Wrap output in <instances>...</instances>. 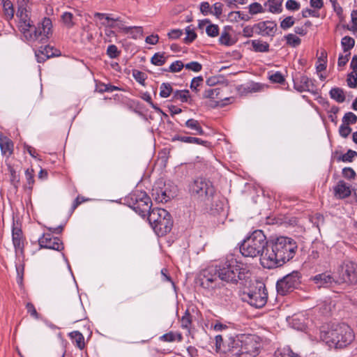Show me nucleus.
Returning a JSON list of instances; mask_svg holds the SVG:
<instances>
[{"mask_svg": "<svg viewBox=\"0 0 357 357\" xmlns=\"http://www.w3.org/2000/svg\"><path fill=\"white\" fill-rule=\"evenodd\" d=\"M297 248V243L294 239L280 236L269 242L261 259V265L268 269L280 267L294 258Z\"/></svg>", "mask_w": 357, "mask_h": 357, "instance_id": "f257e3e1", "label": "nucleus"}, {"mask_svg": "<svg viewBox=\"0 0 357 357\" xmlns=\"http://www.w3.org/2000/svg\"><path fill=\"white\" fill-rule=\"evenodd\" d=\"M217 267L218 276L220 280L226 282L243 284L250 278V272L244 264L235 259L226 261Z\"/></svg>", "mask_w": 357, "mask_h": 357, "instance_id": "f03ea898", "label": "nucleus"}, {"mask_svg": "<svg viewBox=\"0 0 357 357\" xmlns=\"http://www.w3.org/2000/svg\"><path fill=\"white\" fill-rule=\"evenodd\" d=\"M268 244L264 232L261 230H255L243 240L240 245V252L248 257L260 256L261 259Z\"/></svg>", "mask_w": 357, "mask_h": 357, "instance_id": "7ed1b4c3", "label": "nucleus"}, {"mask_svg": "<svg viewBox=\"0 0 357 357\" xmlns=\"http://www.w3.org/2000/svg\"><path fill=\"white\" fill-rule=\"evenodd\" d=\"M19 29L28 41L45 43L52 34V24L50 18L45 17L42 22L36 27L31 22H19Z\"/></svg>", "mask_w": 357, "mask_h": 357, "instance_id": "20e7f679", "label": "nucleus"}, {"mask_svg": "<svg viewBox=\"0 0 357 357\" xmlns=\"http://www.w3.org/2000/svg\"><path fill=\"white\" fill-rule=\"evenodd\" d=\"M324 337L328 344H333L335 348H344L353 342L354 335L347 324H340L333 325L325 333Z\"/></svg>", "mask_w": 357, "mask_h": 357, "instance_id": "39448f33", "label": "nucleus"}, {"mask_svg": "<svg viewBox=\"0 0 357 357\" xmlns=\"http://www.w3.org/2000/svg\"><path fill=\"white\" fill-rule=\"evenodd\" d=\"M188 190L190 196L201 202H210L215 192L213 183L204 177H197L190 182Z\"/></svg>", "mask_w": 357, "mask_h": 357, "instance_id": "423d86ee", "label": "nucleus"}, {"mask_svg": "<svg viewBox=\"0 0 357 357\" xmlns=\"http://www.w3.org/2000/svg\"><path fill=\"white\" fill-rule=\"evenodd\" d=\"M148 220L158 236L167 234L173 226L171 215L163 208H153L148 215Z\"/></svg>", "mask_w": 357, "mask_h": 357, "instance_id": "0eeeda50", "label": "nucleus"}, {"mask_svg": "<svg viewBox=\"0 0 357 357\" xmlns=\"http://www.w3.org/2000/svg\"><path fill=\"white\" fill-rule=\"evenodd\" d=\"M128 205L142 217L149 215L152 205L150 197L145 192L135 190L126 199Z\"/></svg>", "mask_w": 357, "mask_h": 357, "instance_id": "6e6552de", "label": "nucleus"}, {"mask_svg": "<svg viewBox=\"0 0 357 357\" xmlns=\"http://www.w3.org/2000/svg\"><path fill=\"white\" fill-rule=\"evenodd\" d=\"M335 282L347 286L357 284V264L351 261H344L337 268Z\"/></svg>", "mask_w": 357, "mask_h": 357, "instance_id": "1a4fd4ad", "label": "nucleus"}, {"mask_svg": "<svg viewBox=\"0 0 357 357\" xmlns=\"http://www.w3.org/2000/svg\"><path fill=\"white\" fill-rule=\"evenodd\" d=\"M242 299L248 302L251 306L256 308L264 307L268 299V293L264 285H260L259 287L248 292H243Z\"/></svg>", "mask_w": 357, "mask_h": 357, "instance_id": "9d476101", "label": "nucleus"}, {"mask_svg": "<svg viewBox=\"0 0 357 357\" xmlns=\"http://www.w3.org/2000/svg\"><path fill=\"white\" fill-rule=\"evenodd\" d=\"M300 278L301 275L298 271H293L287 275L277 282L278 292L282 295H285L300 284Z\"/></svg>", "mask_w": 357, "mask_h": 357, "instance_id": "9b49d317", "label": "nucleus"}, {"mask_svg": "<svg viewBox=\"0 0 357 357\" xmlns=\"http://www.w3.org/2000/svg\"><path fill=\"white\" fill-rule=\"evenodd\" d=\"M217 267H210L204 270L199 276L200 285L205 289H214L218 286Z\"/></svg>", "mask_w": 357, "mask_h": 357, "instance_id": "f8f14e48", "label": "nucleus"}, {"mask_svg": "<svg viewBox=\"0 0 357 357\" xmlns=\"http://www.w3.org/2000/svg\"><path fill=\"white\" fill-rule=\"evenodd\" d=\"M40 248L52 249L61 251L64 248L62 241L52 234H45L38 239Z\"/></svg>", "mask_w": 357, "mask_h": 357, "instance_id": "ddd939ff", "label": "nucleus"}, {"mask_svg": "<svg viewBox=\"0 0 357 357\" xmlns=\"http://www.w3.org/2000/svg\"><path fill=\"white\" fill-rule=\"evenodd\" d=\"M12 240L16 252H23L25 238L21 228L13 222L12 228Z\"/></svg>", "mask_w": 357, "mask_h": 357, "instance_id": "4468645a", "label": "nucleus"}, {"mask_svg": "<svg viewBox=\"0 0 357 357\" xmlns=\"http://www.w3.org/2000/svg\"><path fill=\"white\" fill-rule=\"evenodd\" d=\"M314 86L312 80L305 75H301L294 79V87L299 91H310Z\"/></svg>", "mask_w": 357, "mask_h": 357, "instance_id": "2eb2a0df", "label": "nucleus"}, {"mask_svg": "<svg viewBox=\"0 0 357 357\" xmlns=\"http://www.w3.org/2000/svg\"><path fill=\"white\" fill-rule=\"evenodd\" d=\"M255 27L259 30L258 33L263 36H273L277 30L276 23L272 21L259 22Z\"/></svg>", "mask_w": 357, "mask_h": 357, "instance_id": "dca6fc26", "label": "nucleus"}, {"mask_svg": "<svg viewBox=\"0 0 357 357\" xmlns=\"http://www.w3.org/2000/svg\"><path fill=\"white\" fill-rule=\"evenodd\" d=\"M312 280L319 288L328 287L332 284L333 282H335V278L326 273L316 275L312 278Z\"/></svg>", "mask_w": 357, "mask_h": 357, "instance_id": "f3484780", "label": "nucleus"}, {"mask_svg": "<svg viewBox=\"0 0 357 357\" xmlns=\"http://www.w3.org/2000/svg\"><path fill=\"white\" fill-rule=\"evenodd\" d=\"M1 154L10 157L13 153V142L7 137H0Z\"/></svg>", "mask_w": 357, "mask_h": 357, "instance_id": "a211bd4d", "label": "nucleus"}, {"mask_svg": "<svg viewBox=\"0 0 357 357\" xmlns=\"http://www.w3.org/2000/svg\"><path fill=\"white\" fill-rule=\"evenodd\" d=\"M176 140L181 141V142H185V143L200 144V145H203L206 147L208 146L210 144V143L207 141H204V140L201 139L200 138L194 137L176 135L172 138L173 142L176 141Z\"/></svg>", "mask_w": 357, "mask_h": 357, "instance_id": "6ab92c4d", "label": "nucleus"}, {"mask_svg": "<svg viewBox=\"0 0 357 357\" xmlns=\"http://www.w3.org/2000/svg\"><path fill=\"white\" fill-rule=\"evenodd\" d=\"M185 126L192 130L190 132L192 135H203L204 134V131L197 120L194 119H188L185 123Z\"/></svg>", "mask_w": 357, "mask_h": 357, "instance_id": "aec40b11", "label": "nucleus"}, {"mask_svg": "<svg viewBox=\"0 0 357 357\" xmlns=\"http://www.w3.org/2000/svg\"><path fill=\"white\" fill-rule=\"evenodd\" d=\"M188 90H176L173 92L172 100L181 102H190L191 98Z\"/></svg>", "mask_w": 357, "mask_h": 357, "instance_id": "412c9836", "label": "nucleus"}, {"mask_svg": "<svg viewBox=\"0 0 357 357\" xmlns=\"http://www.w3.org/2000/svg\"><path fill=\"white\" fill-rule=\"evenodd\" d=\"M335 192L340 198H345L351 195L349 186L343 181L338 182L337 185L335 188Z\"/></svg>", "mask_w": 357, "mask_h": 357, "instance_id": "4be33fe9", "label": "nucleus"}, {"mask_svg": "<svg viewBox=\"0 0 357 357\" xmlns=\"http://www.w3.org/2000/svg\"><path fill=\"white\" fill-rule=\"evenodd\" d=\"M2 2L4 17L9 21L13 18L15 13L13 3L10 0H2Z\"/></svg>", "mask_w": 357, "mask_h": 357, "instance_id": "5701e85b", "label": "nucleus"}, {"mask_svg": "<svg viewBox=\"0 0 357 357\" xmlns=\"http://www.w3.org/2000/svg\"><path fill=\"white\" fill-rule=\"evenodd\" d=\"M329 94L331 98L337 102L342 103L345 100V95L343 89L341 88H332L329 92Z\"/></svg>", "mask_w": 357, "mask_h": 357, "instance_id": "b1692460", "label": "nucleus"}, {"mask_svg": "<svg viewBox=\"0 0 357 357\" xmlns=\"http://www.w3.org/2000/svg\"><path fill=\"white\" fill-rule=\"evenodd\" d=\"M252 46L256 52H268L269 51V44L260 40H252Z\"/></svg>", "mask_w": 357, "mask_h": 357, "instance_id": "393cba45", "label": "nucleus"}, {"mask_svg": "<svg viewBox=\"0 0 357 357\" xmlns=\"http://www.w3.org/2000/svg\"><path fill=\"white\" fill-rule=\"evenodd\" d=\"M326 63H327V53L323 50L320 52V55L317 59V62L316 65V70L317 73H320L324 71L326 68Z\"/></svg>", "mask_w": 357, "mask_h": 357, "instance_id": "a878e982", "label": "nucleus"}, {"mask_svg": "<svg viewBox=\"0 0 357 357\" xmlns=\"http://www.w3.org/2000/svg\"><path fill=\"white\" fill-rule=\"evenodd\" d=\"M70 336L73 342L75 343L76 347L79 349H83L85 347L84 337L83 335L79 331H73L70 333Z\"/></svg>", "mask_w": 357, "mask_h": 357, "instance_id": "bb28decb", "label": "nucleus"}, {"mask_svg": "<svg viewBox=\"0 0 357 357\" xmlns=\"http://www.w3.org/2000/svg\"><path fill=\"white\" fill-rule=\"evenodd\" d=\"M153 195L157 202H167L170 199V195L167 194L166 190L162 189H153Z\"/></svg>", "mask_w": 357, "mask_h": 357, "instance_id": "cd10ccee", "label": "nucleus"}, {"mask_svg": "<svg viewBox=\"0 0 357 357\" xmlns=\"http://www.w3.org/2000/svg\"><path fill=\"white\" fill-rule=\"evenodd\" d=\"M276 357H301L300 354L295 353L289 347H285L281 349H278L275 352Z\"/></svg>", "mask_w": 357, "mask_h": 357, "instance_id": "c85d7f7f", "label": "nucleus"}, {"mask_svg": "<svg viewBox=\"0 0 357 357\" xmlns=\"http://www.w3.org/2000/svg\"><path fill=\"white\" fill-rule=\"evenodd\" d=\"M341 45L342 46L344 52L349 53L350 50L354 47L355 45V40L353 38L347 36L342 38Z\"/></svg>", "mask_w": 357, "mask_h": 357, "instance_id": "c756f323", "label": "nucleus"}, {"mask_svg": "<svg viewBox=\"0 0 357 357\" xmlns=\"http://www.w3.org/2000/svg\"><path fill=\"white\" fill-rule=\"evenodd\" d=\"M258 348H248L246 346H242L238 352H233V356L241 357L242 354H249L255 356L257 354Z\"/></svg>", "mask_w": 357, "mask_h": 357, "instance_id": "7c9ffc66", "label": "nucleus"}, {"mask_svg": "<svg viewBox=\"0 0 357 357\" xmlns=\"http://www.w3.org/2000/svg\"><path fill=\"white\" fill-rule=\"evenodd\" d=\"M167 59L165 53L158 52L152 56L151 61L153 65L160 66L165 63Z\"/></svg>", "mask_w": 357, "mask_h": 357, "instance_id": "2f4dec72", "label": "nucleus"}, {"mask_svg": "<svg viewBox=\"0 0 357 357\" xmlns=\"http://www.w3.org/2000/svg\"><path fill=\"white\" fill-rule=\"evenodd\" d=\"M160 96L162 98H167L171 93L173 94V89L170 84L169 83H162L160 86Z\"/></svg>", "mask_w": 357, "mask_h": 357, "instance_id": "473e14b6", "label": "nucleus"}, {"mask_svg": "<svg viewBox=\"0 0 357 357\" xmlns=\"http://www.w3.org/2000/svg\"><path fill=\"white\" fill-rule=\"evenodd\" d=\"M283 0H268L269 11L271 13H280L282 10Z\"/></svg>", "mask_w": 357, "mask_h": 357, "instance_id": "72a5a7b5", "label": "nucleus"}, {"mask_svg": "<svg viewBox=\"0 0 357 357\" xmlns=\"http://www.w3.org/2000/svg\"><path fill=\"white\" fill-rule=\"evenodd\" d=\"M284 38L287 40V44L293 47H298L301 43V40L293 33H289Z\"/></svg>", "mask_w": 357, "mask_h": 357, "instance_id": "f704fd0d", "label": "nucleus"}, {"mask_svg": "<svg viewBox=\"0 0 357 357\" xmlns=\"http://www.w3.org/2000/svg\"><path fill=\"white\" fill-rule=\"evenodd\" d=\"M25 178L26 180V187L31 190L34 184V171L32 168L27 169L25 171Z\"/></svg>", "mask_w": 357, "mask_h": 357, "instance_id": "c9c22d12", "label": "nucleus"}, {"mask_svg": "<svg viewBox=\"0 0 357 357\" xmlns=\"http://www.w3.org/2000/svg\"><path fill=\"white\" fill-rule=\"evenodd\" d=\"M62 20L65 26L70 29L75 25L73 22V15L71 13L66 12L61 16Z\"/></svg>", "mask_w": 357, "mask_h": 357, "instance_id": "e433bc0d", "label": "nucleus"}, {"mask_svg": "<svg viewBox=\"0 0 357 357\" xmlns=\"http://www.w3.org/2000/svg\"><path fill=\"white\" fill-rule=\"evenodd\" d=\"M219 93H220L219 88H214V89L209 88L204 91V92L203 93V98H210V99L218 98Z\"/></svg>", "mask_w": 357, "mask_h": 357, "instance_id": "4c0bfd02", "label": "nucleus"}, {"mask_svg": "<svg viewBox=\"0 0 357 357\" xmlns=\"http://www.w3.org/2000/svg\"><path fill=\"white\" fill-rule=\"evenodd\" d=\"M111 21L116 22V29L123 31L125 33H130V31L132 29V27L126 26L123 22L121 20L120 17H112Z\"/></svg>", "mask_w": 357, "mask_h": 357, "instance_id": "58836bf2", "label": "nucleus"}, {"mask_svg": "<svg viewBox=\"0 0 357 357\" xmlns=\"http://www.w3.org/2000/svg\"><path fill=\"white\" fill-rule=\"evenodd\" d=\"M98 91L100 93H104V92H112L114 91H120L121 89L118 86L111 85V84H100L98 86L97 89Z\"/></svg>", "mask_w": 357, "mask_h": 357, "instance_id": "ea45409f", "label": "nucleus"}, {"mask_svg": "<svg viewBox=\"0 0 357 357\" xmlns=\"http://www.w3.org/2000/svg\"><path fill=\"white\" fill-rule=\"evenodd\" d=\"M219 43L226 46H231L234 43L230 35L227 31H224L221 33L219 38Z\"/></svg>", "mask_w": 357, "mask_h": 357, "instance_id": "a19ab883", "label": "nucleus"}, {"mask_svg": "<svg viewBox=\"0 0 357 357\" xmlns=\"http://www.w3.org/2000/svg\"><path fill=\"white\" fill-rule=\"evenodd\" d=\"M186 37L184 38V41L185 43H190L195 40L197 38V34L195 32L193 28L190 26H188L185 29Z\"/></svg>", "mask_w": 357, "mask_h": 357, "instance_id": "79ce46f5", "label": "nucleus"}, {"mask_svg": "<svg viewBox=\"0 0 357 357\" xmlns=\"http://www.w3.org/2000/svg\"><path fill=\"white\" fill-rule=\"evenodd\" d=\"M268 79L273 82V83H278V84H282L284 82L285 79L283 76V75L278 71L272 74H269Z\"/></svg>", "mask_w": 357, "mask_h": 357, "instance_id": "37998d69", "label": "nucleus"}, {"mask_svg": "<svg viewBox=\"0 0 357 357\" xmlns=\"http://www.w3.org/2000/svg\"><path fill=\"white\" fill-rule=\"evenodd\" d=\"M121 54L117 47L115 45H110L107 47V54L111 59L117 58Z\"/></svg>", "mask_w": 357, "mask_h": 357, "instance_id": "c03bdc74", "label": "nucleus"}, {"mask_svg": "<svg viewBox=\"0 0 357 357\" xmlns=\"http://www.w3.org/2000/svg\"><path fill=\"white\" fill-rule=\"evenodd\" d=\"M206 32L210 37H216L219 34V27L216 24H209L206 28Z\"/></svg>", "mask_w": 357, "mask_h": 357, "instance_id": "a18cd8bd", "label": "nucleus"}, {"mask_svg": "<svg viewBox=\"0 0 357 357\" xmlns=\"http://www.w3.org/2000/svg\"><path fill=\"white\" fill-rule=\"evenodd\" d=\"M342 121L347 125L354 124L357 121V116L352 112H347L344 114Z\"/></svg>", "mask_w": 357, "mask_h": 357, "instance_id": "49530a36", "label": "nucleus"}, {"mask_svg": "<svg viewBox=\"0 0 357 357\" xmlns=\"http://www.w3.org/2000/svg\"><path fill=\"white\" fill-rule=\"evenodd\" d=\"M185 68L187 70H192L197 73L202 69V66L197 61H192L185 65Z\"/></svg>", "mask_w": 357, "mask_h": 357, "instance_id": "de8ad7c7", "label": "nucleus"}, {"mask_svg": "<svg viewBox=\"0 0 357 357\" xmlns=\"http://www.w3.org/2000/svg\"><path fill=\"white\" fill-rule=\"evenodd\" d=\"M356 156H357V152L349 149L346 153L341 156L340 159L343 162H351Z\"/></svg>", "mask_w": 357, "mask_h": 357, "instance_id": "09e8293b", "label": "nucleus"}, {"mask_svg": "<svg viewBox=\"0 0 357 357\" xmlns=\"http://www.w3.org/2000/svg\"><path fill=\"white\" fill-rule=\"evenodd\" d=\"M347 82L350 88H355L357 86V73L354 72L349 73Z\"/></svg>", "mask_w": 357, "mask_h": 357, "instance_id": "8fccbe9b", "label": "nucleus"}, {"mask_svg": "<svg viewBox=\"0 0 357 357\" xmlns=\"http://www.w3.org/2000/svg\"><path fill=\"white\" fill-rule=\"evenodd\" d=\"M184 67L185 65L181 61H176L170 65L169 71L172 73H177L181 71Z\"/></svg>", "mask_w": 357, "mask_h": 357, "instance_id": "3c124183", "label": "nucleus"}, {"mask_svg": "<svg viewBox=\"0 0 357 357\" xmlns=\"http://www.w3.org/2000/svg\"><path fill=\"white\" fill-rule=\"evenodd\" d=\"M26 308L27 312L34 319H39L40 318V314L37 312L36 309L31 303H27L26 304Z\"/></svg>", "mask_w": 357, "mask_h": 357, "instance_id": "603ef678", "label": "nucleus"}, {"mask_svg": "<svg viewBox=\"0 0 357 357\" xmlns=\"http://www.w3.org/2000/svg\"><path fill=\"white\" fill-rule=\"evenodd\" d=\"M249 12L252 15H255L263 12V8L259 3H252L249 6Z\"/></svg>", "mask_w": 357, "mask_h": 357, "instance_id": "864d4df0", "label": "nucleus"}, {"mask_svg": "<svg viewBox=\"0 0 357 357\" xmlns=\"http://www.w3.org/2000/svg\"><path fill=\"white\" fill-rule=\"evenodd\" d=\"M294 24L293 17L289 16L284 18L280 23V27L282 29H287Z\"/></svg>", "mask_w": 357, "mask_h": 357, "instance_id": "5fc2aeb1", "label": "nucleus"}, {"mask_svg": "<svg viewBox=\"0 0 357 357\" xmlns=\"http://www.w3.org/2000/svg\"><path fill=\"white\" fill-rule=\"evenodd\" d=\"M181 327L183 328L188 329L191 324V316L190 313L186 312L181 318Z\"/></svg>", "mask_w": 357, "mask_h": 357, "instance_id": "6e6d98bb", "label": "nucleus"}, {"mask_svg": "<svg viewBox=\"0 0 357 357\" xmlns=\"http://www.w3.org/2000/svg\"><path fill=\"white\" fill-rule=\"evenodd\" d=\"M351 132V128L347 124L342 123L340 128L339 132L342 137H347Z\"/></svg>", "mask_w": 357, "mask_h": 357, "instance_id": "4d7b16f0", "label": "nucleus"}, {"mask_svg": "<svg viewBox=\"0 0 357 357\" xmlns=\"http://www.w3.org/2000/svg\"><path fill=\"white\" fill-rule=\"evenodd\" d=\"M342 175L344 178L348 179H354L356 176L354 170L351 167H344L342 169Z\"/></svg>", "mask_w": 357, "mask_h": 357, "instance_id": "13d9d810", "label": "nucleus"}, {"mask_svg": "<svg viewBox=\"0 0 357 357\" xmlns=\"http://www.w3.org/2000/svg\"><path fill=\"white\" fill-rule=\"evenodd\" d=\"M203 82V78L201 76L194 77L192 79L191 84H190V89L194 91H197L198 86H199Z\"/></svg>", "mask_w": 357, "mask_h": 357, "instance_id": "bf43d9fd", "label": "nucleus"}, {"mask_svg": "<svg viewBox=\"0 0 357 357\" xmlns=\"http://www.w3.org/2000/svg\"><path fill=\"white\" fill-rule=\"evenodd\" d=\"M38 50L40 51V52H42L45 56H48V58H50L51 56L55 55L54 48L49 45H46L44 47H40V48Z\"/></svg>", "mask_w": 357, "mask_h": 357, "instance_id": "052dcab7", "label": "nucleus"}, {"mask_svg": "<svg viewBox=\"0 0 357 357\" xmlns=\"http://www.w3.org/2000/svg\"><path fill=\"white\" fill-rule=\"evenodd\" d=\"M142 98L146 101L156 112H162V110L152 102L151 97L149 93H144Z\"/></svg>", "mask_w": 357, "mask_h": 357, "instance_id": "680f3d73", "label": "nucleus"}, {"mask_svg": "<svg viewBox=\"0 0 357 357\" xmlns=\"http://www.w3.org/2000/svg\"><path fill=\"white\" fill-rule=\"evenodd\" d=\"M286 8L290 10H297L300 8V4L295 0H288L286 2Z\"/></svg>", "mask_w": 357, "mask_h": 357, "instance_id": "e2e57ef3", "label": "nucleus"}, {"mask_svg": "<svg viewBox=\"0 0 357 357\" xmlns=\"http://www.w3.org/2000/svg\"><path fill=\"white\" fill-rule=\"evenodd\" d=\"M262 86L258 83H250L247 86V91L248 92H257L261 91Z\"/></svg>", "mask_w": 357, "mask_h": 357, "instance_id": "0e129e2a", "label": "nucleus"}, {"mask_svg": "<svg viewBox=\"0 0 357 357\" xmlns=\"http://www.w3.org/2000/svg\"><path fill=\"white\" fill-rule=\"evenodd\" d=\"M132 29L129 34H132V37L137 38L138 36H142L143 28L142 26H131Z\"/></svg>", "mask_w": 357, "mask_h": 357, "instance_id": "69168bd1", "label": "nucleus"}, {"mask_svg": "<svg viewBox=\"0 0 357 357\" xmlns=\"http://www.w3.org/2000/svg\"><path fill=\"white\" fill-rule=\"evenodd\" d=\"M160 339L164 342H174L176 340V335L174 333L169 332L162 335Z\"/></svg>", "mask_w": 357, "mask_h": 357, "instance_id": "338daca9", "label": "nucleus"}, {"mask_svg": "<svg viewBox=\"0 0 357 357\" xmlns=\"http://www.w3.org/2000/svg\"><path fill=\"white\" fill-rule=\"evenodd\" d=\"M351 17L352 22V29L354 31H357V10H354L351 12Z\"/></svg>", "mask_w": 357, "mask_h": 357, "instance_id": "774afa93", "label": "nucleus"}]
</instances>
